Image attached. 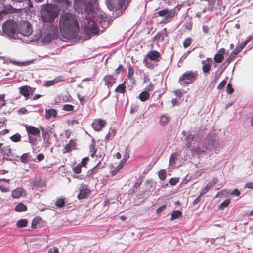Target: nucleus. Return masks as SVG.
Here are the masks:
<instances>
[{"label": "nucleus", "instance_id": "obj_1", "mask_svg": "<svg viewBox=\"0 0 253 253\" xmlns=\"http://www.w3.org/2000/svg\"><path fill=\"white\" fill-rule=\"evenodd\" d=\"M87 5L83 0H75L74 7L79 12L86 15L84 21V30L89 35H95L99 33V27L106 28L109 25L108 18L106 14L99 9H95L93 5L89 2Z\"/></svg>", "mask_w": 253, "mask_h": 253}, {"label": "nucleus", "instance_id": "obj_2", "mask_svg": "<svg viewBox=\"0 0 253 253\" xmlns=\"http://www.w3.org/2000/svg\"><path fill=\"white\" fill-rule=\"evenodd\" d=\"M59 28L63 36L68 39L76 38L79 30L76 16L71 13H63L59 20Z\"/></svg>", "mask_w": 253, "mask_h": 253}, {"label": "nucleus", "instance_id": "obj_3", "mask_svg": "<svg viewBox=\"0 0 253 253\" xmlns=\"http://www.w3.org/2000/svg\"><path fill=\"white\" fill-rule=\"evenodd\" d=\"M41 16L43 22H51L58 16V11L53 5H44L41 10Z\"/></svg>", "mask_w": 253, "mask_h": 253}, {"label": "nucleus", "instance_id": "obj_4", "mask_svg": "<svg viewBox=\"0 0 253 253\" xmlns=\"http://www.w3.org/2000/svg\"><path fill=\"white\" fill-rule=\"evenodd\" d=\"M194 139V135L188 133L184 139L185 146L194 154H200L204 150L203 148L199 146L198 143Z\"/></svg>", "mask_w": 253, "mask_h": 253}, {"label": "nucleus", "instance_id": "obj_5", "mask_svg": "<svg viewBox=\"0 0 253 253\" xmlns=\"http://www.w3.org/2000/svg\"><path fill=\"white\" fill-rule=\"evenodd\" d=\"M197 73L196 71H188L182 74L179 78V83L183 86L192 84L195 81Z\"/></svg>", "mask_w": 253, "mask_h": 253}, {"label": "nucleus", "instance_id": "obj_6", "mask_svg": "<svg viewBox=\"0 0 253 253\" xmlns=\"http://www.w3.org/2000/svg\"><path fill=\"white\" fill-rule=\"evenodd\" d=\"M161 59L160 53L156 51H149L143 60V63L149 69H153L155 65L152 63V61L158 62Z\"/></svg>", "mask_w": 253, "mask_h": 253}, {"label": "nucleus", "instance_id": "obj_7", "mask_svg": "<svg viewBox=\"0 0 253 253\" xmlns=\"http://www.w3.org/2000/svg\"><path fill=\"white\" fill-rule=\"evenodd\" d=\"M18 26L13 21L9 20L2 24V29L4 32L9 36L16 38V37H18Z\"/></svg>", "mask_w": 253, "mask_h": 253}, {"label": "nucleus", "instance_id": "obj_8", "mask_svg": "<svg viewBox=\"0 0 253 253\" xmlns=\"http://www.w3.org/2000/svg\"><path fill=\"white\" fill-rule=\"evenodd\" d=\"M251 38L250 37L243 43L237 46L236 48L233 51L230 56L226 59L225 61L223 63V65L227 66L229 63L233 60V59L242 50V49L248 44L250 42Z\"/></svg>", "mask_w": 253, "mask_h": 253}, {"label": "nucleus", "instance_id": "obj_9", "mask_svg": "<svg viewBox=\"0 0 253 253\" xmlns=\"http://www.w3.org/2000/svg\"><path fill=\"white\" fill-rule=\"evenodd\" d=\"M32 26L30 23L26 21H22L18 26V34L24 36H28L32 33Z\"/></svg>", "mask_w": 253, "mask_h": 253}, {"label": "nucleus", "instance_id": "obj_10", "mask_svg": "<svg viewBox=\"0 0 253 253\" xmlns=\"http://www.w3.org/2000/svg\"><path fill=\"white\" fill-rule=\"evenodd\" d=\"M176 13L175 9L169 10L166 9L158 12L159 16L164 17L165 20H168L173 18Z\"/></svg>", "mask_w": 253, "mask_h": 253}, {"label": "nucleus", "instance_id": "obj_11", "mask_svg": "<svg viewBox=\"0 0 253 253\" xmlns=\"http://www.w3.org/2000/svg\"><path fill=\"white\" fill-rule=\"evenodd\" d=\"M70 2L68 0H55L54 4H51L55 6L58 12L59 10H64L68 8Z\"/></svg>", "mask_w": 253, "mask_h": 253}, {"label": "nucleus", "instance_id": "obj_12", "mask_svg": "<svg viewBox=\"0 0 253 253\" xmlns=\"http://www.w3.org/2000/svg\"><path fill=\"white\" fill-rule=\"evenodd\" d=\"M125 0H106L108 7L111 10L122 7L125 3Z\"/></svg>", "mask_w": 253, "mask_h": 253}, {"label": "nucleus", "instance_id": "obj_13", "mask_svg": "<svg viewBox=\"0 0 253 253\" xmlns=\"http://www.w3.org/2000/svg\"><path fill=\"white\" fill-rule=\"evenodd\" d=\"M90 193V190L88 188L87 185L82 184L81 185L80 192L78 195V198L79 199H84L88 197Z\"/></svg>", "mask_w": 253, "mask_h": 253}, {"label": "nucleus", "instance_id": "obj_14", "mask_svg": "<svg viewBox=\"0 0 253 253\" xmlns=\"http://www.w3.org/2000/svg\"><path fill=\"white\" fill-rule=\"evenodd\" d=\"M20 93L25 97L27 100L30 94H32L34 92L35 88H31L30 86L25 85L19 88Z\"/></svg>", "mask_w": 253, "mask_h": 253}, {"label": "nucleus", "instance_id": "obj_15", "mask_svg": "<svg viewBox=\"0 0 253 253\" xmlns=\"http://www.w3.org/2000/svg\"><path fill=\"white\" fill-rule=\"evenodd\" d=\"M106 122L105 121L101 119H97L94 120L92 123V126L93 129L97 131H100L102 128L105 126Z\"/></svg>", "mask_w": 253, "mask_h": 253}, {"label": "nucleus", "instance_id": "obj_16", "mask_svg": "<svg viewBox=\"0 0 253 253\" xmlns=\"http://www.w3.org/2000/svg\"><path fill=\"white\" fill-rule=\"evenodd\" d=\"M212 63V59L207 58L206 60H202L201 63L202 64V70L204 74H208L211 67Z\"/></svg>", "mask_w": 253, "mask_h": 253}, {"label": "nucleus", "instance_id": "obj_17", "mask_svg": "<svg viewBox=\"0 0 253 253\" xmlns=\"http://www.w3.org/2000/svg\"><path fill=\"white\" fill-rule=\"evenodd\" d=\"M218 182V180L216 178H213V179L209 182L201 190L200 196L204 195L211 188L214 186Z\"/></svg>", "mask_w": 253, "mask_h": 253}, {"label": "nucleus", "instance_id": "obj_18", "mask_svg": "<svg viewBox=\"0 0 253 253\" xmlns=\"http://www.w3.org/2000/svg\"><path fill=\"white\" fill-rule=\"evenodd\" d=\"M25 126L28 136H39L40 135V130L38 128L27 125H25Z\"/></svg>", "mask_w": 253, "mask_h": 253}, {"label": "nucleus", "instance_id": "obj_19", "mask_svg": "<svg viewBox=\"0 0 253 253\" xmlns=\"http://www.w3.org/2000/svg\"><path fill=\"white\" fill-rule=\"evenodd\" d=\"M103 80L105 82V85L107 86L108 89L115 83L116 81V79L111 75L105 76L103 78Z\"/></svg>", "mask_w": 253, "mask_h": 253}, {"label": "nucleus", "instance_id": "obj_20", "mask_svg": "<svg viewBox=\"0 0 253 253\" xmlns=\"http://www.w3.org/2000/svg\"><path fill=\"white\" fill-rule=\"evenodd\" d=\"M225 51L226 50L224 48H221L217 52L214 57V60L215 62L218 63L222 62L224 59V54Z\"/></svg>", "mask_w": 253, "mask_h": 253}, {"label": "nucleus", "instance_id": "obj_21", "mask_svg": "<svg viewBox=\"0 0 253 253\" xmlns=\"http://www.w3.org/2000/svg\"><path fill=\"white\" fill-rule=\"evenodd\" d=\"M25 194L26 192L23 188H17L12 191L11 196L14 198H18Z\"/></svg>", "mask_w": 253, "mask_h": 253}, {"label": "nucleus", "instance_id": "obj_22", "mask_svg": "<svg viewBox=\"0 0 253 253\" xmlns=\"http://www.w3.org/2000/svg\"><path fill=\"white\" fill-rule=\"evenodd\" d=\"M214 146V140L211 138L206 139L205 142L203 144V147L206 149H211L213 148Z\"/></svg>", "mask_w": 253, "mask_h": 253}, {"label": "nucleus", "instance_id": "obj_23", "mask_svg": "<svg viewBox=\"0 0 253 253\" xmlns=\"http://www.w3.org/2000/svg\"><path fill=\"white\" fill-rule=\"evenodd\" d=\"M76 143L73 140H70L69 142L64 147L63 152V153H66L67 152H69L72 149H75Z\"/></svg>", "mask_w": 253, "mask_h": 253}, {"label": "nucleus", "instance_id": "obj_24", "mask_svg": "<svg viewBox=\"0 0 253 253\" xmlns=\"http://www.w3.org/2000/svg\"><path fill=\"white\" fill-rule=\"evenodd\" d=\"M57 113L55 109H49L45 110V118L46 119H49L53 117H56Z\"/></svg>", "mask_w": 253, "mask_h": 253}, {"label": "nucleus", "instance_id": "obj_25", "mask_svg": "<svg viewBox=\"0 0 253 253\" xmlns=\"http://www.w3.org/2000/svg\"><path fill=\"white\" fill-rule=\"evenodd\" d=\"M100 165L101 163L99 162L95 166L90 169L87 172V176H90L96 173L98 170L103 167V166H101Z\"/></svg>", "mask_w": 253, "mask_h": 253}, {"label": "nucleus", "instance_id": "obj_26", "mask_svg": "<svg viewBox=\"0 0 253 253\" xmlns=\"http://www.w3.org/2000/svg\"><path fill=\"white\" fill-rule=\"evenodd\" d=\"M63 80L62 79L61 77H58L55 78L53 80L46 81L44 83V85L45 86L48 87L53 85L55 84L58 83Z\"/></svg>", "mask_w": 253, "mask_h": 253}, {"label": "nucleus", "instance_id": "obj_27", "mask_svg": "<svg viewBox=\"0 0 253 253\" xmlns=\"http://www.w3.org/2000/svg\"><path fill=\"white\" fill-rule=\"evenodd\" d=\"M13 8L10 6H4L3 9L0 11V19L2 18L3 15L8 13L13 12Z\"/></svg>", "mask_w": 253, "mask_h": 253}, {"label": "nucleus", "instance_id": "obj_28", "mask_svg": "<svg viewBox=\"0 0 253 253\" xmlns=\"http://www.w3.org/2000/svg\"><path fill=\"white\" fill-rule=\"evenodd\" d=\"M167 36L166 28H164L156 36L155 38L159 41H163Z\"/></svg>", "mask_w": 253, "mask_h": 253}, {"label": "nucleus", "instance_id": "obj_29", "mask_svg": "<svg viewBox=\"0 0 253 253\" xmlns=\"http://www.w3.org/2000/svg\"><path fill=\"white\" fill-rule=\"evenodd\" d=\"M1 153L4 158L9 157L11 154V150L9 146L3 147L1 149Z\"/></svg>", "mask_w": 253, "mask_h": 253}, {"label": "nucleus", "instance_id": "obj_30", "mask_svg": "<svg viewBox=\"0 0 253 253\" xmlns=\"http://www.w3.org/2000/svg\"><path fill=\"white\" fill-rule=\"evenodd\" d=\"M150 97V94L148 92L144 91L141 92L139 95V98L142 101L147 100Z\"/></svg>", "mask_w": 253, "mask_h": 253}, {"label": "nucleus", "instance_id": "obj_31", "mask_svg": "<svg viewBox=\"0 0 253 253\" xmlns=\"http://www.w3.org/2000/svg\"><path fill=\"white\" fill-rule=\"evenodd\" d=\"M72 97L68 94L65 95H61L59 96V100L62 101L64 102H72Z\"/></svg>", "mask_w": 253, "mask_h": 253}, {"label": "nucleus", "instance_id": "obj_32", "mask_svg": "<svg viewBox=\"0 0 253 253\" xmlns=\"http://www.w3.org/2000/svg\"><path fill=\"white\" fill-rule=\"evenodd\" d=\"M10 62L12 64L15 65H17L19 66H27L28 65H30V64H31L32 63V61L29 60V61H25V62H20L14 61V60H11Z\"/></svg>", "mask_w": 253, "mask_h": 253}, {"label": "nucleus", "instance_id": "obj_33", "mask_svg": "<svg viewBox=\"0 0 253 253\" xmlns=\"http://www.w3.org/2000/svg\"><path fill=\"white\" fill-rule=\"evenodd\" d=\"M177 155L176 153H174L171 154V155L170 156L169 158V167H173L175 163V160L177 158Z\"/></svg>", "mask_w": 253, "mask_h": 253}, {"label": "nucleus", "instance_id": "obj_34", "mask_svg": "<svg viewBox=\"0 0 253 253\" xmlns=\"http://www.w3.org/2000/svg\"><path fill=\"white\" fill-rule=\"evenodd\" d=\"M16 2H23L25 1L26 5L24 6L25 8H28L29 9L33 8V6L30 0H12Z\"/></svg>", "mask_w": 253, "mask_h": 253}, {"label": "nucleus", "instance_id": "obj_35", "mask_svg": "<svg viewBox=\"0 0 253 253\" xmlns=\"http://www.w3.org/2000/svg\"><path fill=\"white\" fill-rule=\"evenodd\" d=\"M34 186L38 187L40 191L44 190L45 183L43 181L41 180H38L33 183Z\"/></svg>", "mask_w": 253, "mask_h": 253}, {"label": "nucleus", "instance_id": "obj_36", "mask_svg": "<svg viewBox=\"0 0 253 253\" xmlns=\"http://www.w3.org/2000/svg\"><path fill=\"white\" fill-rule=\"evenodd\" d=\"M15 211L18 212L24 211L26 210V206L22 203H19L16 206L15 208Z\"/></svg>", "mask_w": 253, "mask_h": 253}, {"label": "nucleus", "instance_id": "obj_37", "mask_svg": "<svg viewBox=\"0 0 253 253\" xmlns=\"http://www.w3.org/2000/svg\"><path fill=\"white\" fill-rule=\"evenodd\" d=\"M169 117L163 115L160 117V123L162 126L166 125L169 121Z\"/></svg>", "mask_w": 253, "mask_h": 253}, {"label": "nucleus", "instance_id": "obj_38", "mask_svg": "<svg viewBox=\"0 0 253 253\" xmlns=\"http://www.w3.org/2000/svg\"><path fill=\"white\" fill-rule=\"evenodd\" d=\"M181 215V212L179 210L173 211L171 215V220H173L179 217Z\"/></svg>", "mask_w": 253, "mask_h": 253}, {"label": "nucleus", "instance_id": "obj_39", "mask_svg": "<svg viewBox=\"0 0 253 253\" xmlns=\"http://www.w3.org/2000/svg\"><path fill=\"white\" fill-rule=\"evenodd\" d=\"M21 136L18 133L15 134L14 135L11 136L10 137V140L14 142H18L20 141L21 140Z\"/></svg>", "mask_w": 253, "mask_h": 253}, {"label": "nucleus", "instance_id": "obj_40", "mask_svg": "<svg viewBox=\"0 0 253 253\" xmlns=\"http://www.w3.org/2000/svg\"><path fill=\"white\" fill-rule=\"evenodd\" d=\"M126 86L123 84H119L115 89L116 92L124 93L125 91Z\"/></svg>", "mask_w": 253, "mask_h": 253}, {"label": "nucleus", "instance_id": "obj_41", "mask_svg": "<svg viewBox=\"0 0 253 253\" xmlns=\"http://www.w3.org/2000/svg\"><path fill=\"white\" fill-rule=\"evenodd\" d=\"M230 202V200L229 199L225 200L219 206V208L220 209H223L225 207H227Z\"/></svg>", "mask_w": 253, "mask_h": 253}, {"label": "nucleus", "instance_id": "obj_42", "mask_svg": "<svg viewBox=\"0 0 253 253\" xmlns=\"http://www.w3.org/2000/svg\"><path fill=\"white\" fill-rule=\"evenodd\" d=\"M27 224V221L26 219H21L17 223V225L19 227H25Z\"/></svg>", "mask_w": 253, "mask_h": 253}, {"label": "nucleus", "instance_id": "obj_43", "mask_svg": "<svg viewBox=\"0 0 253 253\" xmlns=\"http://www.w3.org/2000/svg\"><path fill=\"white\" fill-rule=\"evenodd\" d=\"M166 177V171L164 169H161L159 171V177L161 180H163Z\"/></svg>", "mask_w": 253, "mask_h": 253}, {"label": "nucleus", "instance_id": "obj_44", "mask_svg": "<svg viewBox=\"0 0 253 253\" xmlns=\"http://www.w3.org/2000/svg\"><path fill=\"white\" fill-rule=\"evenodd\" d=\"M122 168H123V165L121 164H119L117 166V167L115 168V169L111 171V173L112 175H113V176L115 175Z\"/></svg>", "mask_w": 253, "mask_h": 253}, {"label": "nucleus", "instance_id": "obj_45", "mask_svg": "<svg viewBox=\"0 0 253 253\" xmlns=\"http://www.w3.org/2000/svg\"><path fill=\"white\" fill-rule=\"evenodd\" d=\"M192 40L190 38H186L183 42V46L184 48H187L191 43Z\"/></svg>", "mask_w": 253, "mask_h": 253}, {"label": "nucleus", "instance_id": "obj_46", "mask_svg": "<svg viewBox=\"0 0 253 253\" xmlns=\"http://www.w3.org/2000/svg\"><path fill=\"white\" fill-rule=\"evenodd\" d=\"M64 204H65L64 200L63 199H61V198L58 199L55 203L56 206L59 208L63 207Z\"/></svg>", "mask_w": 253, "mask_h": 253}, {"label": "nucleus", "instance_id": "obj_47", "mask_svg": "<svg viewBox=\"0 0 253 253\" xmlns=\"http://www.w3.org/2000/svg\"><path fill=\"white\" fill-rule=\"evenodd\" d=\"M74 106L70 104H65L63 106V110L66 111H72L74 109Z\"/></svg>", "mask_w": 253, "mask_h": 253}, {"label": "nucleus", "instance_id": "obj_48", "mask_svg": "<svg viewBox=\"0 0 253 253\" xmlns=\"http://www.w3.org/2000/svg\"><path fill=\"white\" fill-rule=\"evenodd\" d=\"M81 165L80 164H78L75 167L73 168V170L76 173H80L81 172Z\"/></svg>", "mask_w": 253, "mask_h": 253}, {"label": "nucleus", "instance_id": "obj_49", "mask_svg": "<svg viewBox=\"0 0 253 253\" xmlns=\"http://www.w3.org/2000/svg\"><path fill=\"white\" fill-rule=\"evenodd\" d=\"M226 88L228 94H231L233 93L234 91V89L232 88V85L230 83H228L227 84Z\"/></svg>", "mask_w": 253, "mask_h": 253}, {"label": "nucleus", "instance_id": "obj_50", "mask_svg": "<svg viewBox=\"0 0 253 253\" xmlns=\"http://www.w3.org/2000/svg\"><path fill=\"white\" fill-rule=\"evenodd\" d=\"M28 140L29 143L32 145H35L37 144V139L31 136H28Z\"/></svg>", "mask_w": 253, "mask_h": 253}, {"label": "nucleus", "instance_id": "obj_51", "mask_svg": "<svg viewBox=\"0 0 253 253\" xmlns=\"http://www.w3.org/2000/svg\"><path fill=\"white\" fill-rule=\"evenodd\" d=\"M166 208V206L165 205H163L161 207H159L156 210V213L160 214L161 212H162Z\"/></svg>", "mask_w": 253, "mask_h": 253}, {"label": "nucleus", "instance_id": "obj_52", "mask_svg": "<svg viewBox=\"0 0 253 253\" xmlns=\"http://www.w3.org/2000/svg\"><path fill=\"white\" fill-rule=\"evenodd\" d=\"M28 154H24L21 156L20 160L23 162H26L28 161Z\"/></svg>", "mask_w": 253, "mask_h": 253}, {"label": "nucleus", "instance_id": "obj_53", "mask_svg": "<svg viewBox=\"0 0 253 253\" xmlns=\"http://www.w3.org/2000/svg\"><path fill=\"white\" fill-rule=\"evenodd\" d=\"M178 182V178H172L169 180V183L171 185H175Z\"/></svg>", "mask_w": 253, "mask_h": 253}, {"label": "nucleus", "instance_id": "obj_54", "mask_svg": "<svg viewBox=\"0 0 253 253\" xmlns=\"http://www.w3.org/2000/svg\"><path fill=\"white\" fill-rule=\"evenodd\" d=\"M48 253H59L58 249L57 247H53L48 250Z\"/></svg>", "mask_w": 253, "mask_h": 253}, {"label": "nucleus", "instance_id": "obj_55", "mask_svg": "<svg viewBox=\"0 0 253 253\" xmlns=\"http://www.w3.org/2000/svg\"><path fill=\"white\" fill-rule=\"evenodd\" d=\"M89 161V158L88 157L84 158L82 159L81 162L80 163L81 165V166H85Z\"/></svg>", "mask_w": 253, "mask_h": 253}, {"label": "nucleus", "instance_id": "obj_56", "mask_svg": "<svg viewBox=\"0 0 253 253\" xmlns=\"http://www.w3.org/2000/svg\"><path fill=\"white\" fill-rule=\"evenodd\" d=\"M226 84V81L225 80H223L222 82H221L218 86H217V88L219 89H220L221 88H222L223 87H224V86Z\"/></svg>", "mask_w": 253, "mask_h": 253}, {"label": "nucleus", "instance_id": "obj_57", "mask_svg": "<svg viewBox=\"0 0 253 253\" xmlns=\"http://www.w3.org/2000/svg\"><path fill=\"white\" fill-rule=\"evenodd\" d=\"M97 0H89V3L91 5H93V6L95 7V9H98V3L97 2Z\"/></svg>", "mask_w": 253, "mask_h": 253}, {"label": "nucleus", "instance_id": "obj_58", "mask_svg": "<svg viewBox=\"0 0 253 253\" xmlns=\"http://www.w3.org/2000/svg\"><path fill=\"white\" fill-rule=\"evenodd\" d=\"M210 28L208 25H203L202 26V31L204 34L208 33Z\"/></svg>", "mask_w": 253, "mask_h": 253}, {"label": "nucleus", "instance_id": "obj_59", "mask_svg": "<svg viewBox=\"0 0 253 253\" xmlns=\"http://www.w3.org/2000/svg\"><path fill=\"white\" fill-rule=\"evenodd\" d=\"M27 112V110L24 107L21 108L18 110V112L21 114H26Z\"/></svg>", "mask_w": 253, "mask_h": 253}, {"label": "nucleus", "instance_id": "obj_60", "mask_svg": "<svg viewBox=\"0 0 253 253\" xmlns=\"http://www.w3.org/2000/svg\"><path fill=\"white\" fill-rule=\"evenodd\" d=\"M240 192L237 189H235L231 193V195H235L236 196H239L240 195Z\"/></svg>", "mask_w": 253, "mask_h": 253}, {"label": "nucleus", "instance_id": "obj_61", "mask_svg": "<svg viewBox=\"0 0 253 253\" xmlns=\"http://www.w3.org/2000/svg\"><path fill=\"white\" fill-rule=\"evenodd\" d=\"M44 158V156L42 153H40V154H38L37 156V159L39 161L43 160Z\"/></svg>", "mask_w": 253, "mask_h": 253}, {"label": "nucleus", "instance_id": "obj_62", "mask_svg": "<svg viewBox=\"0 0 253 253\" xmlns=\"http://www.w3.org/2000/svg\"><path fill=\"white\" fill-rule=\"evenodd\" d=\"M245 187L250 189H253V182H248L247 183H246V184H245Z\"/></svg>", "mask_w": 253, "mask_h": 253}, {"label": "nucleus", "instance_id": "obj_63", "mask_svg": "<svg viewBox=\"0 0 253 253\" xmlns=\"http://www.w3.org/2000/svg\"><path fill=\"white\" fill-rule=\"evenodd\" d=\"M108 133L109 135H111L113 137L116 134V130L115 129L111 128Z\"/></svg>", "mask_w": 253, "mask_h": 253}, {"label": "nucleus", "instance_id": "obj_64", "mask_svg": "<svg viewBox=\"0 0 253 253\" xmlns=\"http://www.w3.org/2000/svg\"><path fill=\"white\" fill-rule=\"evenodd\" d=\"M79 122L77 120H73L69 122V124L72 126L78 124Z\"/></svg>", "mask_w": 253, "mask_h": 253}]
</instances>
